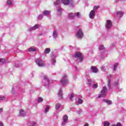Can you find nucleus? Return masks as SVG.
Returning <instances> with one entry per match:
<instances>
[{"label":"nucleus","mask_w":126,"mask_h":126,"mask_svg":"<svg viewBox=\"0 0 126 126\" xmlns=\"http://www.w3.org/2000/svg\"><path fill=\"white\" fill-rule=\"evenodd\" d=\"M72 2H73V0H56L54 2V5L55 6H58L61 3H63L64 5H69Z\"/></svg>","instance_id":"nucleus-1"},{"label":"nucleus","mask_w":126,"mask_h":126,"mask_svg":"<svg viewBox=\"0 0 126 126\" xmlns=\"http://www.w3.org/2000/svg\"><path fill=\"white\" fill-rule=\"evenodd\" d=\"M75 61H76L77 63H81L83 61V54L80 52H76L74 56Z\"/></svg>","instance_id":"nucleus-2"},{"label":"nucleus","mask_w":126,"mask_h":126,"mask_svg":"<svg viewBox=\"0 0 126 126\" xmlns=\"http://www.w3.org/2000/svg\"><path fill=\"white\" fill-rule=\"evenodd\" d=\"M75 16L76 17H78V18H80L81 17V15H80V13L79 12H77V13H69L67 17L68 19H74L75 18Z\"/></svg>","instance_id":"nucleus-3"},{"label":"nucleus","mask_w":126,"mask_h":126,"mask_svg":"<svg viewBox=\"0 0 126 126\" xmlns=\"http://www.w3.org/2000/svg\"><path fill=\"white\" fill-rule=\"evenodd\" d=\"M57 54L54 52L51 53L50 56V62L53 65H55V64H56V63H57V61H56V58H57Z\"/></svg>","instance_id":"nucleus-4"},{"label":"nucleus","mask_w":126,"mask_h":126,"mask_svg":"<svg viewBox=\"0 0 126 126\" xmlns=\"http://www.w3.org/2000/svg\"><path fill=\"white\" fill-rule=\"evenodd\" d=\"M61 84L63 86L68 84V79H67V76L64 75L62 80L60 81Z\"/></svg>","instance_id":"nucleus-5"},{"label":"nucleus","mask_w":126,"mask_h":126,"mask_svg":"<svg viewBox=\"0 0 126 126\" xmlns=\"http://www.w3.org/2000/svg\"><path fill=\"white\" fill-rule=\"evenodd\" d=\"M35 63L38 66H40V67L45 66V61H43V60L41 59H37L35 60Z\"/></svg>","instance_id":"nucleus-6"},{"label":"nucleus","mask_w":126,"mask_h":126,"mask_svg":"<svg viewBox=\"0 0 126 126\" xmlns=\"http://www.w3.org/2000/svg\"><path fill=\"white\" fill-rule=\"evenodd\" d=\"M107 91H108L107 87H103L102 90L100 92V94L98 96V98H100V97H103V96L106 95V94H107Z\"/></svg>","instance_id":"nucleus-7"},{"label":"nucleus","mask_w":126,"mask_h":126,"mask_svg":"<svg viewBox=\"0 0 126 126\" xmlns=\"http://www.w3.org/2000/svg\"><path fill=\"white\" fill-rule=\"evenodd\" d=\"M76 37L78 38V39H82L83 38V31L82 29H80L79 30L77 31Z\"/></svg>","instance_id":"nucleus-8"},{"label":"nucleus","mask_w":126,"mask_h":126,"mask_svg":"<svg viewBox=\"0 0 126 126\" xmlns=\"http://www.w3.org/2000/svg\"><path fill=\"white\" fill-rule=\"evenodd\" d=\"M44 80L42 82V84L44 86H49V84H50V80H49V78L47 76H44Z\"/></svg>","instance_id":"nucleus-9"},{"label":"nucleus","mask_w":126,"mask_h":126,"mask_svg":"<svg viewBox=\"0 0 126 126\" xmlns=\"http://www.w3.org/2000/svg\"><path fill=\"white\" fill-rule=\"evenodd\" d=\"M40 27V25L36 24L33 27H30L28 28L29 31H35L36 29H39Z\"/></svg>","instance_id":"nucleus-10"},{"label":"nucleus","mask_w":126,"mask_h":126,"mask_svg":"<svg viewBox=\"0 0 126 126\" xmlns=\"http://www.w3.org/2000/svg\"><path fill=\"white\" fill-rule=\"evenodd\" d=\"M105 25L106 29H110L112 27V21L110 20H107Z\"/></svg>","instance_id":"nucleus-11"},{"label":"nucleus","mask_w":126,"mask_h":126,"mask_svg":"<svg viewBox=\"0 0 126 126\" xmlns=\"http://www.w3.org/2000/svg\"><path fill=\"white\" fill-rule=\"evenodd\" d=\"M96 13V11L94 10H92L91 11L89 14V17L91 18V19H93L95 16V13Z\"/></svg>","instance_id":"nucleus-12"},{"label":"nucleus","mask_w":126,"mask_h":126,"mask_svg":"<svg viewBox=\"0 0 126 126\" xmlns=\"http://www.w3.org/2000/svg\"><path fill=\"white\" fill-rule=\"evenodd\" d=\"M116 15L118 18H122L124 16V12L122 11H118L116 12Z\"/></svg>","instance_id":"nucleus-13"},{"label":"nucleus","mask_w":126,"mask_h":126,"mask_svg":"<svg viewBox=\"0 0 126 126\" xmlns=\"http://www.w3.org/2000/svg\"><path fill=\"white\" fill-rule=\"evenodd\" d=\"M91 69L92 72H93L94 73H97V72H98V69L97 68V67H96V66H92L91 67Z\"/></svg>","instance_id":"nucleus-14"},{"label":"nucleus","mask_w":126,"mask_h":126,"mask_svg":"<svg viewBox=\"0 0 126 126\" xmlns=\"http://www.w3.org/2000/svg\"><path fill=\"white\" fill-rule=\"evenodd\" d=\"M113 86L114 88L116 89H119L120 88V84L119 83V81H117L113 83Z\"/></svg>","instance_id":"nucleus-15"},{"label":"nucleus","mask_w":126,"mask_h":126,"mask_svg":"<svg viewBox=\"0 0 126 126\" xmlns=\"http://www.w3.org/2000/svg\"><path fill=\"white\" fill-rule=\"evenodd\" d=\"M58 95L60 99H63V90L62 89L59 90Z\"/></svg>","instance_id":"nucleus-16"},{"label":"nucleus","mask_w":126,"mask_h":126,"mask_svg":"<svg viewBox=\"0 0 126 126\" xmlns=\"http://www.w3.org/2000/svg\"><path fill=\"white\" fill-rule=\"evenodd\" d=\"M19 115L21 117H25L26 116V112L24 110L20 109Z\"/></svg>","instance_id":"nucleus-17"},{"label":"nucleus","mask_w":126,"mask_h":126,"mask_svg":"<svg viewBox=\"0 0 126 126\" xmlns=\"http://www.w3.org/2000/svg\"><path fill=\"white\" fill-rule=\"evenodd\" d=\"M52 36L54 39H57V38H58V32H57L56 30L53 31Z\"/></svg>","instance_id":"nucleus-18"},{"label":"nucleus","mask_w":126,"mask_h":126,"mask_svg":"<svg viewBox=\"0 0 126 126\" xmlns=\"http://www.w3.org/2000/svg\"><path fill=\"white\" fill-rule=\"evenodd\" d=\"M42 14H44L45 16H48L51 14V11L49 10H44L42 12Z\"/></svg>","instance_id":"nucleus-19"},{"label":"nucleus","mask_w":126,"mask_h":126,"mask_svg":"<svg viewBox=\"0 0 126 126\" xmlns=\"http://www.w3.org/2000/svg\"><path fill=\"white\" fill-rule=\"evenodd\" d=\"M12 0H7L6 2L7 5L9 6H11L12 5Z\"/></svg>","instance_id":"nucleus-20"},{"label":"nucleus","mask_w":126,"mask_h":126,"mask_svg":"<svg viewBox=\"0 0 126 126\" xmlns=\"http://www.w3.org/2000/svg\"><path fill=\"white\" fill-rule=\"evenodd\" d=\"M103 102H105V103H106L107 105H112V101L107 99H103Z\"/></svg>","instance_id":"nucleus-21"},{"label":"nucleus","mask_w":126,"mask_h":126,"mask_svg":"<svg viewBox=\"0 0 126 126\" xmlns=\"http://www.w3.org/2000/svg\"><path fill=\"white\" fill-rule=\"evenodd\" d=\"M36 51H37V48L32 47L29 49V52H36Z\"/></svg>","instance_id":"nucleus-22"},{"label":"nucleus","mask_w":126,"mask_h":126,"mask_svg":"<svg viewBox=\"0 0 126 126\" xmlns=\"http://www.w3.org/2000/svg\"><path fill=\"white\" fill-rule=\"evenodd\" d=\"M83 103V100H82L81 98H79L77 102H76V105H78L79 104L80 105H81Z\"/></svg>","instance_id":"nucleus-23"},{"label":"nucleus","mask_w":126,"mask_h":126,"mask_svg":"<svg viewBox=\"0 0 126 126\" xmlns=\"http://www.w3.org/2000/svg\"><path fill=\"white\" fill-rule=\"evenodd\" d=\"M118 65H119V64L118 63H116L115 64H114L113 66V70L114 71H116L117 70V67H118Z\"/></svg>","instance_id":"nucleus-24"},{"label":"nucleus","mask_w":126,"mask_h":126,"mask_svg":"<svg viewBox=\"0 0 126 126\" xmlns=\"http://www.w3.org/2000/svg\"><path fill=\"white\" fill-rule=\"evenodd\" d=\"M51 52V49L50 48H46L44 51V54H49Z\"/></svg>","instance_id":"nucleus-25"},{"label":"nucleus","mask_w":126,"mask_h":126,"mask_svg":"<svg viewBox=\"0 0 126 126\" xmlns=\"http://www.w3.org/2000/svg\"><path fill=\"white\" fill-rule=\"evenodd\" d=\"M61 103H57L56 105V110H59L60 108H61Z\"/></svg>","instance_id":"nucleus-26"},{"label":"nucleus","mask_w":126,"mask_h":126,"mask_svg":"<svg viewBox=\"0 0 126 126\" xmlns=\"http://www.w3.org/2000/svg\"><path fill=\"white\" fill-rule=\"evenodd\" d=\"M63 121H65L66 122H67V120L68 119V117H67L66 115H64L63 117Z\"/></svg>","instance_id":"nucleus-27"},{"label":"nucleus","mask_w":126,"mask_h":126,"mask_svg":"<svg viewBox=\"0 0 126 126\" xmlns=\"http://www.w3.org/2000/svg\"><path fill=\"white\" fill-rule=\"evenodd\" d=\"M50 109V106H46V108L44 110V113H48V112H49V110Z\"/></svg>","instance_id":"nucleus-28"},{"label":"nucleus","mask_w":126,"mask_h":126,"mask_svg":"<svg viewBox=\"0 0 126 126\" xmlns=\"http://www.w3.org/2000/svg\"><path fill=\"white\" fill-rule=\"evenodd\" d=\"M87 83H88V84H90V85H91L92 83H93V81H92V79H88Z\"/></svg>","instance_id":"nucleus-29"},{"label":"nucleus","mask_w":126,"mask_h":126,"mask_svg":"<svg viewBox=\"0 0 126 126\" xmlns=\"http://www.w3.org/2000/svg\"><path fill=\"white\" fill-rule=\"evenodd\" d=\"M74 97V94L71 93L69 97V99L71 101H72V99H73V97Z\"/></svg>","instance_id":"nucleus-30"},{"label":"nucleus","mask_w":126,"mask_h":126,"mask_svg":"<svg viewBox=\"0 0 126 126\" xmlns=\"http://www.w3.org/2000/svg\"><path fill=\"white\" fill-rule=\"evenodd\" d=\"M29 126H38V125H37V124H36L35 122H32L31 123V125H30Z\"/></svg>","instance_id":"nucleus-31"},{"label":"nucleus","mask_w":126,"mask_h":126,"mask_svg":"<svg viewBox=\"0 0 126 126\" xmlns=\"http://www.w3.org/2000/svg\"><path fill=\"white\" fill-rule=\"evenodd\" d=\"M103 126H110V123L107 121L104 122L103 123Z\"/></svg>","instance_id":"nucleus-32"},{"label":"nucleus","mask_w":126,"mask_h":126,"mask_svg":"<svg viewBox=\"0 0 126 126\" xmlns=\"http://www.w3.org/2000/svg\"><path fill=\"white\" fill-rule=\"evenodd\" d=\"M0 63L3 64L5 63V60L2 58L0 59Z\"/></svg>","instance_id":"nucleus-33"},{"label":"nucleus","mask_w":126,"mask_h":126,"mask_svg":"<svg viewBox=\"0 0 126 126\" xmlns=\"http://www.w3.org/2000/svg\"><path fill=\"white\" fill-rule=\"evenodd\" d=\"M44 100V99H43V98L39 97H38L37 102H38L39 103H41V102H42Z\"/></svg>","instance_id":"nucleus-34"},{"label":"nucleus","mask_w":126,"mask_h":126,"mask_svg":"<svg viewBox=\"0 0 126 126\" xmlns=\"http://www.w3.org/2000/svg\"><path fill=\"white\" fill-rule=\"evenodd\" d=\"M98 49L100 51H102V50H104V49H105V47H104V45H99Z\"/></svg>","instance_id":"nucleus-35"},{"label":"nucleus","mask_w":126,"mask_h":126,"mask_svg":"<svg viewBox=\"0 0 126 126\" xmlns=\"http://www.w3.org/2000/svg\"><path fill=\"white\" fill-rule=\"evenodd\" d=\"M43 17H44V16H43V14L39 15L38 16V18L40 20H41V19H43Z\"/></svg>","instance_id":"nucleus-36"},{"label":"nucleus","mask_w":126,"mask_h":126,"mask_svg":"<svg viewBox=\"0 0 126 126\" xmlns=\"http://www.w3.org/2000/svg\"><path fill=\"white\" fill-rule=\"evenodd\" d=\"M57 10H58V12H60L61 13V12H62V11H63V9L61 7H58Z\"/></svg>","instance_id":"nucleus-37"},{"label":"nucleus","mask_w":126,"mask_h":126,"mask_svg":"<svg viewBox=\"0 0 126 126\" xmlns=\"http://www.w3.org/2000/svg\"><path fill=\"white\" fill-rule=\"evenodd\" d=\"M3 100H5V97L3 96H0V101H2Z\"/></svg>","instance_id":"nucleus-38"},{"label":"nucleus","mask_w":126,"mask_h":126,"mask_svg":"<svg viewBox=\"0 0 126 126\" xmlns=\"http://www.w3.org/2000/svg\"><path fill=\"white\" fill-rule=\"evenodd\" d=\"M111 85H112V84H111V80H109L108 83V86L109 88H111Z\"/></svg>","instance_id":"nucleus-39"},{"label":"nucleus","mask_w":126,"mask_h":126,"mask_svg":"<svg viewBox=\"0 0 126 126\" xmlns=\"http://www.w3.org/2000/svg\"><path fill=\"white\" fill-rule=\"evenodd\" d=\"M97 87H98V85L96 84H94L93 85V88H94V89H96V88H97Z\"/></svg>","instance_id":"nucleus-40"},{"label":"nucleus","mask_w":126,"mask_h":126,"mask_svg":"<svg viewBox=\"0 0 126 126\" xmlns=\"http://www.w3.org/2000/svg\"><path fill=\"white\" fill-rule=\"evenodd\" d=\"M67 122V121H65L63 120L62 124V126H64L66 124Z\"/></svg>","instance_id":"nucleus-41"},{"label":"nucleus","mask_w":126,"mask_h":126,"mask_svg":"<svg viewBox=\"0 0 126 126\" xmlns=\"http://www.w3.org/2000/svg\"><path fill=\"white\" fill-rule=\"evenodd\" d=\"M101 70L102 71H105V66H102L101 68Z\"/></svg>","instance_id":"nucleus-42"},{"label":"nucleus","mask_w":126,"mask_h":126,"mask_svg":"<svg viewBox=\"0 0 126 126\" xmlns=\"http://www.w3.org/2000/svg\"><path fill=\"white\" fill-rule=\"evenodd\" d=\"M116 126H123V125H122V124H121L120 123H118Z\"/></svg>","instance_id":"nucleus-43"},{"label":"nucleus","mask_w":126,"mask_h":126,"mask_svg":"<svg viewBox=\"0 0 126 126\" xmlns=\"http://www.w3.org/2000/svg\"><path fill=\"white\" fill-rule=\"evenodd\" d=\"M0 126H4L3 123L1 122H0Z\"/></svg>","instance_id":"nucleus-44"},{"label":"nucleus","mask_w":126,"mask_h":126,"mask_svg":"<svg viewBox=\"0 0 126 126\" xmlns=\"http://www.w3.org/2000/svg\"><path fill=\"white\" fill-rule=\"evenodd\" d=\"M93 8H94V9H97V8H98V6H94Z\"/></svg>","instance_id":"nucleus-45"},{"label":"nucleus","mask_w":126,"mask_h":126,"mask_svg":"<svg viewBox=\"0 0 126 126\" xmlns=\"http://www.w3.org/2000/svg\"><path fill=\"white\" fill-rule=\"evenodd\" d=\"M75 70H76L77 71H78V68H77V67L75 66Z\"/></svg>","instance_id":"nucleus-46"},{"label":"nucleus","mask_w":126,"mask_h":126,"mask_svg":"<svg viewBox=\"0 0 126 126\" xmlns=\"http://www.w3.org/2000/svg\"><path fill=\"white\" fill-rule=\"evenodd\" d=\"M84 126H89V125L88 124V123H86Z\"/></svg>","instance_id":"nucleus-47"},{"label":"nucleus","mask_w":126,"mask_h":126,"mask_svg":"<svg viewBox=\"0 0 126 126\" xmlns=\"http://www.w3.org/2000/svg\"><path fill=\"white\" fill-rule=\"evenodd\" d=\"M3 110H2V108H0V113H2Z\"/></svg>","instance_id":"nucleus-48"},{"label":"nucleus","mask_w":126,"mask_h":126,"mask_svg":"<svg viewBox=\"0 0 126 126\" xmlns=\"http://www.w3.org/2000/svg\"><path fill=\"white\" fill-rule=\"evenodd\" d=\"M74 78L75 79H76V78H77V77H76V76L75 77H74Z\"/></svg>","instance_id":"nucleus-49"},{"label":"nucleus","mask_w":126,"mask_h":126,"mask_svg":"<svg viewBox=\"0 0 126 126\" xmlns=\"http://www.w3.org/2000/svg\"><path fill=\"white\" fill-rule=\"evenodd\" d=\"M12 90H14V89H13V88H12Z\"/></svg>","instance_id":"nucleus-50"}]
</instances>
